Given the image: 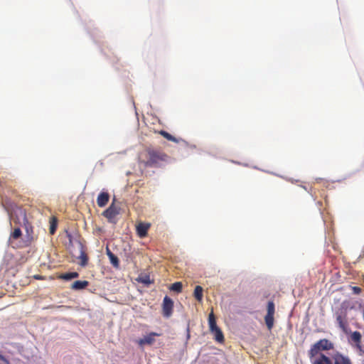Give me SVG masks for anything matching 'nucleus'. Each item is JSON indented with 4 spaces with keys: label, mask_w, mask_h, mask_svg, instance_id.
<instances>
[{
    "label": "nucleus",
    "mask_w": 364,
    "mask_h": 364,
    "mask_svg": "<svg viewBox=\"0 0 364 364\" xmlns=\"http://www.w3.org/2000/svg\"><path fill=\"white\" fill-rule=\"evenodd\" d=\"M89 285V282L86 280H77L74 282L71 285V289L74 290H81L85 289Z\"/></svg>",
    "instance_id": "nucleus-15"
},
{
    "label": "nucleus",
    "mask_w": 364,
    "mask_h": 364,
    "mask_svg": "<svg viewBox=\"0 0 364 364\" xmlns=\"http://www.w3.org/2000/svg\"><path fill=\"white\" fill-rule=\"evenodd\" d=\"M362 336L359 331H354L351 333L350 336V341L354 347L360 352H363L362 346Z\"/></svg>",
    "instance_id": "nucleus-7"
},
{
    "label": "nucleus",
    "mask_w": 364,
    "mask_h": 364,
    "mask_svg": "<svg viewBox=\"0 0 364 364\" xmlns=\"http://www.w3.org/2000/svg\"><path fill=\"white\" fill-rule=\"evenodd\" d=\"M210 332L214 334V338L217 342L220 343H223L224 342V335L219 327L211 331Z\"/></svg>",
    "instance_id": "nucleus-17"
},
{
    "label": "nucleus",
    "mask_w": 364,
    "mask_h": 364,
    "mask_svg": "<svg viewBox=\"0 0 364 364\" xmlns=\"http://www.w3.org/2000/svg\"><path fill=\"white\" fill-rule=\"evenodd\" d=\"M21 230L20 228H15L14 232L11 234L9 237V244L12 247H16L15 240L19 238L21 236Z\"/></svg>",
    "instance_id": "nucleus-13"
},
{
    "label": "nucleus",
    "mask_w": 364,
    "mask_h": 364,
    "mask_svg": "<svg viewBox=\"0 0 364 364\" xmlns=\"http://www.w3.org/2000/svg\"><path fill=\"white\" fill-rule=\"evenodd\" d=\"M350 289L354 294H359L362 291L361 288L359 287H350Z\"/></svg>",
    "instance_id": "nucleus-26"
},
{
    "label": "nucleus",
    "mask_w": 364,
    "mask_h": 364,
    "mask_svg": "<svg viewBox=\"0 0 364 364\" xmlns=\"http://www.w3.org/2000/svg\"><path fill=\"white\" fill-rule=\"evenodd\" d=\"M80 255L79 256V259H80V265L81 266H85L87 264V256L85 253V252L83 250V246L81 243H80Z\"/></svg>",
    "instance_id": "nucleus-20"
},
{
    "label": "nucleus",
    "mask_w": 364,
    "mask_h": 364,
    "mask_svg": "<svg viewBox=\"0 0 364 364\" xmlns=\"http://www.w3.org/2000/svg\"><path fill=\"white\" fill-rule=\"evenodd\" d=\"M161 333L151 332L148 335L145 336L144 338L138 340L137 343L140 346H143L144 345H152L155 342V336H161Z\"/></svg>",
    "instance_id": "nucleus-8"
},
{
    "label": "nucleus",
    "mask_w": 364,
    "mask_h": 364,
    "mask_svg": "<svg viewBox=\"0 0 364 364\" xmlns=\"http://www.w3.org/2000/svg\"><path fill=\"white\" fill-rule=\"evenodd\" d=\"M159 134L168 141H171L176 143L178 142V139H177L175 136H172L171 134L168 133L166 131L161 130L160 131Z\"/></svg>",
    "instance_id": "nucleus-22"
},
{
    "label": "nucleus",
    "mask_w": 364,
    "mask_h": 364,
    "mask_svg": "<svg viewBox=\"0 0 364 364\" xmlns=\"http://www.w3.org/2000/svg\"><path fill=\"white\" fill-rule=\"evenodd\" d=\"M336 321L339 328L345 333H347L348 327L347 310L345 309H340L336 312Z\"/></svg>",
    "instance_id": "nucleus-5"
},
{
    "label": "nucleus",
    "mask_w": 364,
    "mask_h": 364,
    "mask_svg": "<svg viewBox=\"0 0 364 364\" xmlns=\"http://www.w3.org/2000/svg\"><path fill=\"white\" fill-rule=\"evenodd\" d=\"M119 214V209L114 205V203H112L108 208H107L102 213V215L108 219L109 221H112V220Z\"/></svg>",
    "instance_id": "nucleus-9"
},
{
    "label": "nucleus",
    "mask_w": 364,
    "mask_h": 364,
    "mask_svg": "<svg viewBox=\"0 0 364 364\" xmlns=\"http://www.w3.org/2000/svg\"><path fill=\"white\" fill-rule=\"evenodd\" d=\"M170 157L164 151L153 148H147L141 153L140 163L146 167L158 168L167 163Z\"/></svg>",
    "instance_id": "nucleus-1"
},
{
    "label": "nucleus",
    "mask_w": 364,
    "mask_h": 364,
    "mask_svg": "<svg viewBox=\"0 0 364 364\" xmlns=\"http://www.w3.org/2000/svg\"><path fill=\"white\" fill-rule=\"evenodd\" d=\"M208 324H209L210 331L218 328V326L216 324L215 317V315H214L213 311L210 312V314L208 316Z\"/></svg>",
    "instance_id": "nucleus-19"
},
{
    "label": "nucleus",
    "mask_w": 364,
    "mask_h": 364,
    "mask_svg": "<svg viewBox=\"0 0 364 364\" xmlns=\"http://www.w3.org/2000/svg\"><path fill=\"white\" fill-rule=\"evenodd\" d=\"M57 219L54 217L51 218L50 221V233L51 235H53L56 230L57 228Z\"/></svg>",
    "instance_id": "nucleus-24"
},
{
    "label": "nucleus",
    "mask_w": 364,
    "mask_h": 364,
    "mask_svg": "<svg viewBox=\"0 0 364 364\" xmlns=\"http://www.w3.org/2000/svg\"><path fill=\"white\" fill-rule=\"evenodd\" d=\"M79 277V274L76 272H67V273H64V274H62L59 276V278L60 279H62L63 280H70V279H75V278H77Z\"/></svg>",
    "instance_id": "nucleus-18"
},
{
    "label": "nucleus",
    "mask_w": 364,
    "mask_h": 364,
    "mask_svg": "<svg viewBox=\"0 0 364 364\" xmlns=\"http://www.w3.org/2000/svg\"><path fill=\"white\" fill-rule=\"evenodd\" d=\"M312 364H333V363L328 357L321 353L318 358H316L312 362Z\"/></svg>",
    "instance_id": "nucleus-16"
},
{
    "label": "nucleus",
    "mask_w": 364,
    "mask_h": 364,
    "mask_svg": "<svg viewBox=\"0 0 364 364\" xmlns=\"http://www.w3.org/2000/svg\"><path fill=\"white\" fill-rule=\"evenodd\" d=\"M275 313V306L272 301H269L267 306V314L264 316L265 324L268 330L271 331L274 326V315Z\"/></svg>",
    "instance_id": "nucleus-4"
},
{
    "label": "nucleus",
    "mask_w": 364,
    "mask_h": 364,
    "mask_svg": "<svg viewBox=\"0 0 364 364\" xmlns=\"http://www.w3.org/2000/svg\"><path fill=\"white\" fill-rule=\"evenodd\" d=\"M183 285L182 283L180 282H176L171 284L170 289L171 291L180 293L182 291Z\"/></svg>",
    "instance_id": "nucleus-25"
},
{
    "label": "nucleus",
    "mask_w": 364,
    "mask_h": 364,
    "mask_svg": "<svg viewBox=\"0 0 364 364\" xmlns=\"http://www.w3.org/2000/svg\"><path fill=\"white\" fill-rule=\"evenodd\" d=\"M137 281L140 283L144 284H150L151 283V281L150 279V277L147 274H143L140 275L137 279Z\"/></svg>",
    "instance_id": "nucleus-23"
},
{
    "label": "nucleus",
    "mask_w": 364,
    "mask_h": 364,
    "mask_svg": "<svg viewBox=\"0 0 364 364\" xmlns=\"http://www.w3.org/2000/svg\"><path fill=\"white\" fill-rule=\"evenodd\" d=\"M150 227V223H139L136 226V230L138 236L141 238L145 237L147 235V232Z\"/></svg>",
    "instance_id": "nucleus-10"
},
{
    "label": "nucleus",
    "mask_w": 364,
    "mask_h": 364,
    "mask_svg": "<svg viewBox=\"0 0 364 364\" xmlns=\"http://www.w3.org/2000/svg\"><path fill=\"white\" fill-rule=\"evenodd\" d=\"M0 360L4 361L6 364H9L8 360L1 354H0Z\"/></svg>",
    "instance_id": "nucleus-27"
},
{
    "label": "nucleus",
    "mask_w": 364,
    "mask_h": 364,
    "mask_svg": "<svg viewBox=\"0 0 364 364\" xmlns=\"http://www.w3.org/2000/svg\"><path fill=\"white\" fill-rule=\"evenodd\" d=\"M334 364H353L350 359L342 355L340 353H336L333 355Z\"/></svg>",
    "instance_id": "nucleus-11"
},
{
    "label": "nucleus",
    "mask_w": 364,
    "mask_h": 364,
    "mask_svg": "<svg viewBox=\"0 0 364 364\" xmlns=\"http://www.w3.org/2000/svg\"><path fill=\"white\" fill-rule=\"evenodd\" d=\"M24 228L26 230V235H24V247L26 246L29 247L28 253L31 252L32 254L36 251L35 246L33 243L37 239L38 236L33 232V228L28 221L24 220Z\"/></svg>",
    "instance_id": "nucleus-3"
},
{
    "label": "nucleus",
    "mask_w": 364,
    "mask_h": 364,
    "mask_svg": "<svg viewBox=\"0 0 364 364\" xmlns=\"http://www.w3.org/2000/svg\"><path fill=\"white\" fill-rule=\"evenodd\" d=\"M333 348V344L328 339L323 338L315 343L309 350L308 355L311 360L321 351L329 350Z\"/></svg>",
    "instance_id": "nucleus-2"
},
{
    "label": "nucleus",
    "mask_w": 364,
    "mask_h": 364,
    "mask_svg": "<svg viewBox=\"0 0 364 364\" xmlns=\"http://www.w3.org/2000/svg\"><path fill=\"white\" fill-rule=\"evenodd\" d=\"M109 200V195L107 192H101L97 198V205L100 208L105 207Z\"/></svg>",
    "instance_id": "nucleus-12"
},
{
    "label": "nucleus",
    "mask_w": 364,
    "mask_h": 364,
    "mask_svg": "<svg viewBox=\"0 0 364 364\" xmlns=\"http://www.w3.org/2000/svg\"><path fill=\"white\" fill-rule=\"evenodd\" d=\"M106 253H107V255L108 256L110 263L112 264V266L115 268H119V260L118 257L115 255H114L108 247H107V249H106Z\"/></svg>",
    "instance_id": "nucleus-14"
},
{
    "label": "nucleus",
    "mask_w": 364,
    "mask_h": 364,
    "mask_svg": "<svg viewBox=\"0 0 364 364\" xmlns=\"http://www.w3.org/2000/svg\"><path fill=\"white\" fill-rule=\"evenodd\" d=\"M203 289L200 286H196L195 287L193 295L196 299L199 302L203 299Z\"/></svg>",
    "instance_id": "nucleus-21"
},
{
    "label": "nucleus",
    "mask_w": 364,
    "mask_h": 364,
    "mask_svg": "<svg viewBox=\"0 0 364 364\" xmlns=\"http://www.w3.org/2000/svg\"><path fill=\"white\" fill-rule=\"evenodd\" d=\"M173 302L171 298L166 296L163 301L162 311L164 316L168 318L173 312Z\"/></svg>",
    "instance_id": "nucleus-6"
}]
</instances>
